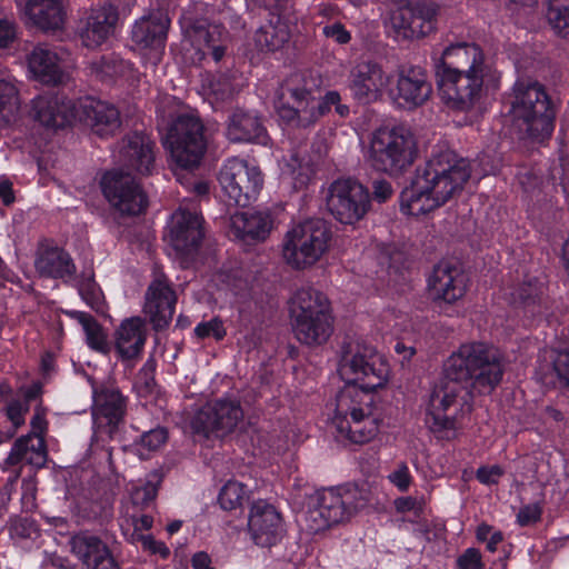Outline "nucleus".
I'll return each mask as SVG.
<instances>
[{"instance_id":"4be33fe9","label":"nucleus","mask_w":569,"mask_h":569,"mask_svg":"<svg viewBox=\"0 0 569 569\" xmlns=\"http://www.w3.org/2000/svg\"><path fill=\"white\" fill-rule=\"evenodd\" d=\"M204 238L203 218L193 211L178 209L171 218L170 243L183 256L194 253Z\"/></svg>"},{"instance_id":"c03bdc74","label":"nucleus","mask_w":569,"mask_h":569,"mask_svg":"<svg viewBox=\"0 0 569 569\" xmlns=\"http://www.w3.org/2000/svg\"><path fill=\"white\" fill-rule=\"evenodd\" d=\"M371 136L370 142H416L418 139L410 124L396 121L381 123Z\"/></svg>"},{"instance_id":"79ce46f5","label":"nucleus","mask_w":569,"mask_h":569,"mask_svg":"<svg viewBox=\"0 0 569 569\" xmlns=\"http://www.w3.org/2000/svg\"><path fill=\"white\" fill-rule=\"evenodd\" d=\"M124 163L141 174H150L154 168L151 144H124L121 150Z\"/></svg>"},{"instance_id":"a18cd8bd","label":"nucleus","mask_w":569,"mask_h":569,"mask_svg":"<svg viewBox=\"0 0 569 569\" xmlns=\"http://www.w3.org/2000/svg\"><path fill=\"white\" fill-rule=\"evenodd\" d=\"M546 17L558 36L569 38V0H548Z\"/></svg>"},{"instance_id":"58836bf2","label":"nucleus","mask_w":569,"mask_h":569,"mask_svg":"<svg viewBox=\"0 0 569 569\" xmlns=\"http://www.w3.org/2000/svg\"><path fill=\"white\" fill-rule=\"evenodd\" d=\"M330 315L329 301L319 290L313 288H301L292 298L291 316L293 320L300 317H320Z\"/></svg>"},{"instance_id":"ddd939ff","label":"nucleus","mask_w":569,"mask_h":569,"mask_svg":"<svg viewBox=\"0 0 569 569\" xmlns=\"http://www.w3.org/2000/svg\"><path fill=\"white\" fill-rule=\"evenodd\" d=\"M127 412V398L121 391L110 383L93 386V437L98 441L112 439L123 423Z\"/></svg>"},{"instance_id":"e2e57ef3","label":"nucleus","mask_w":569,"mask_h":569,"mask_svg":"<svg viewBox=\"0 0 569 569\" xmlns=\"http://www.w3.org/2000/svg\"><path fill=\"white\" fill-rule=\"evenodd\" d=\"M393 194V188L386 179H376L372 182V199L379 203L388 201Z\"/></svg>"},{"instance_id":"f257e3e1","label":"nucleus","mask_w":569,"mask_h":569,"mask_svg":"<svg viewBox=\"0 0 569 569\" xmlns=\"http://www.w3.org/2000/svg\"><path fill=\"white\" fill-rule=\"evenodd\" d=\"M502 353L483 342L461 345L443 362L442 377L433 388L426 422L440 439L456 438L459 418L472 410L475 395H490L502 381Z\"/></svg>"},{"instance_id":"3c124183","label":"nucleus","mask_w":569,"mask_h":569,"mask_svg":"<svg viewBox=\"0 0 569 569\" xmlns=\"http://www.w3.org/2000/svg\"><path fill=\"white\" fill-rule=\"evenodd\" d=\"M29 411V406L22 402L21 399L11 400L6 407L8 419L12 423V431L9 437H12L19 427L24 423V415Z\"/></svg>"},{"instance_id":"1a4fd4ad","label":"nucleus","mask_w":569,"mask_h":569,"mask_svg":"<svg viewBox=\"0 0 569 569\" xmlns=\"http://www.w3.org/2000/svg\"><path fill=\"white\" fill-rule=\"evenodd\" d=\"M243 410L236 399L222 398L199 409L190 420L197 440L222 438L233 432L243 421Z\"/></svg>"},{"instance_id":"052dcab7","label":"nucleus","mask_w":569,"mask_h":569,"mask_svg":"<svg viewBox=\"0 0 569 569\" xmlns=\"http://www.w3.org/2000/svg\"><path fill=\"white\" fill-rule=\"evenodd\" d=\"M388 479L400 491H407L411 483V476L408 466L405 462L399 463L397 468L388 476Z\"/></svg>"},{"instance_id":"2eb2a0df","label":"nucleus","mask_w":569,"mask_h":569,"mask_svg":"<svg viewBox=\"0 0 569 569\" xmlns=\"http://www.w3.org/2000/svg\"><path fill=\"white\" fill-rule=\"evenodd\" d=\"M486 70L446 72L436 76L440 97L455 109L469 110L480 98Z\"/></svg>"},{"instance_id":"e433bc0d","label":"nucleus","mask_w":569,"mask_h":569,"mask_svg":"<svg viewBox=\"0 0 569 569\" xmlns=\"http://www.w3.org/2000/svg\"><path fill=\"white\" fill-rule=\"evenodd\" d=\"M333 330L331 315L320 317H300L293 320V332L296 338L308 346L325 343Z\"/></svg>"},{"instance_id":"72a5a7b5","label":"nucleus","mask_w":569,"mask_h":569,"mask_svg":"<svg viewBox=\"0 0 569 569\" xmlns=\"http://www.w3.org/2000/svg\"><path fill=\"white\" fill-rule=\"evenodd\" d=\"M230 142H266L269 137L261 119L252 113L236 110L227 126Z\"/></svg>"},{"instance_id":"69168bd1","label":"nucleus","mask_w":569,"mask_h":569,"mask_svg":"<svg viewBox=\"0 0 569 569\" xmlns=\"http://www.w3.org/2000/svg\"><path fill=\"white\" fill-rule=\"evenodd\" d=\"M17 36L16 24L8 19H0V48L9 47Z\"/></svg>"},{"instance_id":"4c0bfd02","label":"nucleus","mask_w":569,"mask_h":569,"mask_svg":"<svg viewBox=\"0 0 569 569\" xmlns=\"http://www.w3.org/2000/svg\"><path fill=\"white\" fill-rule=\"evenodd\" d=\"M117 24L116 14L107 12L102 7L91 9L81 39L86 47L101 44L113 32Z\"/></svg>"},{"instance_id":"393cba45","label":"nucleus","mask_w":569,"mask_h":569,"mask_svg":"<svg viewBox=\"0 0 569 569\" xmlns=\"http://www.w3.org/2000/svg\"><path fill=\"white\" fill-rule=\"evenodd\" d=\"M487 69L482 49L476 43H457L446 48L436 62V76L446 72H475Z\"/></svg>"},{"instance_id":"4468645a","label":"nucleus","mask_w":569,"mask_h":569,"mask_svg":"<svg viewBox=\"0 0 569 569\" xmlns=\"http://www.w3.org/2000/svg\"><path fill=\"white\" fill-rule=\"evenodd\" d=\"M100 187L110 206L121 214H139L148 204L140 184L121 169L106 171L100 180Z\"/></svg>"},{"instance_id":"cd10ccee","label":"nucleus","mask_w":569,"mask_h":569,"mask_svg":"<svg viewBox=\"0 0 569 569\" xmlns=\"http://www.w3.org/2000/svg\"><path fill=\"white\" fill-rule=\"evenodd\" d=\"M34 268L41 277L64 279L76 273V264L71 256L62 248L48 241L39 243Z\"/></svg>"},{"instance_id":"8fccbe9b","label":"nucleus","mask_w":569,"mask_h":569,"mask_svg":"<svg viewBox=\"0 0 569 569\" xmlns=\"http://www.w3.org/2000/svg\"><path fill=\"white\" fill-rule=\"evenodd\" d=\"M321 31L328 40L340 46L348 44L352 39L351 32L340 21L328 22Z\"/></svg>"},{"instance_id":"6ab92c4d","label":"nucleus","mask_w":569,"mask_h":569,"mask_svg":"<svg viewBox=\"0 0 569 569\" xmlns=\"http://www.w3.org/2000/svg\"><path fill=\"white\" fill-rule=\"evenodd\" d=\"M32 431L26 436L18 438L4 460L8 466H17L20 463L30 465L41 468L47 462V445L43 432L47 429L44 416L36 412L31 419Z\"/></svg>"},{"instance_id":"a878e982","label":"nucleus","mask_w":569,"mask_h":569,"mask_svg":"<svg viewBox=\"0 0 569 569\" xmlns=\"http://www.w3.org/2000/svg\"><path fill=\"white\" fill-rule=\"evenodd\" d=\"M170 19L163 11H152L137 20L131 30L132 41L144 49L161 53L164 50Z\"/></svg>"},{"instance_id":"20e7f679","label":"nucleus","mask_w":569,"mask_h":569,"mask_svg":"<svg viewBox=\"0 0 569 569\" xmlns=\"http://www.w3.org/2000/svg\"><path fill=\"white\" fill-rule=\"evenodd\" d=\"M32 116L47 130L57 132L70 127L78 114L80 121L99 139L112 138L121 128L118 108L111 103L87 99L76 102L60 93L42 94L32 100Z\"/></svg>"},{"instance_id":"0eeeda50","label":"nucleus","mask_w":569,"mask_h":569,"mask_svg":"<svg viewBox=\"0 0 569 569\" xmlns=\"http://www.w3.org/2000/svg\"><path fill=\"white\" fill-rule=\"evenodd\" d=\"M332 231L327 221L312 218L292 226L282 241V257L296 270L315 266L329 250Z\"/></svg>"},{"instance_id":"338daca9","label":"nucleus","mask_w":569,"mask_h":569,"mask_svg":"<svg viewBox=\"0 0 569 569\" xmlns=\"http://www.w3.org/2000/svg\"><path fill=\"white\" fill-rule=\"evenodd\" d=\"M49 144H43V147H48ZM33 149L29 150L32 157L36 159L39 171L48 170L50 166L53 164L54 160L51 157V153L42 150V144H32Z\"/></svg>"},{"instance_id":"f704fd0d","label":"nucleus","mask_w":569,"mask_h":569,"mask_svg":"<svg viewBox=\"0 0 569 569\" xmlns=\"http://www.w3.org/2000/svg\"><path fill=\"white\" fill-rule=\"evenodd\" d=\"M30 71L37 79L47 84H59L63 81L62 71L56 52L47 46L39 44L28 57Z\"/></svg>"},{"instance_id":"aec40b11","label":"nucleus","mask_w":569,"mask_h":569,"mask_svg":"<svg viewBox=\"0 0 569 569\" xmlns=\"http://www.w3.org/2000/svg\"><path fill=\"white\" fill-rule=\"evenodd\" d=\"M248 527L252 540L261 547L277 545L286 533L281 513L264 500H258L251 506Z\"/></svg>"},{"instance_id":"a211bd4d","label":"nucleus","mask_w":569,"mask_h":569,"mask_svg":"<svg viewBox=\"0 0 569 569\" xmlns=\"http://www.w3.org/2000/svg\"><path fill=\"white\" fill-rule=\"evenodd\" d=\"M432 93V84L426 70L419 66L401 67L395 88L390 89L393 102L407 110L425 104Z\"/></svg>"},{"instance_id":"13d9d810","label":"nucleus","mask_w":569,"mask_h":569,"mask_svg":"<svg viewBox=\"0 0 569 569\" xmlns=\"http://www.w3.org/2000/svg\"><path fill=\"white\" fill-rule=\"evenodd\" d=\"M157 492V486L152 482H147L144 486L137 487L132 491L131 498L133 503L137 506H148L154 500Z\"/></svg>"},{"instance_id":"4d7b16f0","label":"nucleus","mask_w":569,"mask_h":569,"mask_svg":"<svg viewBox=\"0 0 569 569\" xmlns=\"http://www.w3.org/2000/svg\"><path fill=\"white\" fill-rule=\"evenodd\" d=\"M167 438L168 433L164 428H156L141 436L140 445L149 451H154L167 441Z\"/></svg>"},{"instance_id":"473e14b6","label":"nucleus","mask_w":569,"mask_h":569,"mask_svg":"<svg viewBox=\"0 0 569 569\" xmlns=\"http://www.w3.org/2000/svg\"><path fill=\"white\" fill-rule=\"evenodd\" d=\"M230 227L239 239L264 240L272 229V218L267 211H243L231 216Z\"/></svg>"},{"instance_id":"412c9836","label":"nucleus","mask_w":569,"mask_h":569,"mask_svg":"<svg viewBox=\"0 0 569 569\" xmlns=\"http://www.w3.org/2000/svg\"><path fill=\"white\" fill-rule=\"evenodd\" d=\"M388 83L389 77L382 67L373 61H361L350 71L349 89L353 99L361 104L378 101Z\"/></svg>"},{"instance_id":"c9c22d12","label":"nucleus","mask_w":569,"mask_h":569,"mask_svg":"<svg viewBox=\"0 0 569 569\" xmlns=\"http://www.w3.org/2000/svg\"><path fill=\"white\" fill-rule=\"evenodd\" d=\"M26 14L44 32L62 29L64 11L60 0H27Z\"/></svg>"},{"instance_id":"9d476101","label":"nucleus","mask_w":569,"mask_h":569,"mask_svg":"<svg viewBox=\"0 0 569 569\" xmlns=\"http://www.w3.org/2000/svg\"><path fill=\"white\" fill-rule=\"evenodd\" d=\"M219 182L229 203L247 207L260 193L263 187V174L257 166L232 158L220 169Z\"/></svg>"},{"instance_id":"5fc2aeb1","label":"nucleus","mask_w":569,"mask_h":569,"mask_svg":"<svg viewBox=\"0 0 569 569\" xmlns=\"http://www.w3.org/2000/svg\"><path fill=\"white\" fill-rule=\"evenodd\" d=\"M194 333L198 338L201 339L213 337L217 340H222L226 336V330L223 328L222 321L214 318L208 322L199 323L194 329Z\"/></svg>"},{"instance_id":"603ef678","label":"nucleus","mask_w":569,"mask_h":569,"mask_svg":"<svg viewBox=\"0 0 569 569\" xmlns=\"http://www.w3.org/2000/svg\"><path fill=\"white\" fill-rule=\"evenodd\" d=\"M10 533L13 538L31 539L38 535V527L31 518L21 517L11 521Z\"/></svg>"},{"instance_id":"dca6fc26","label":"nucleus","mask_w":569,"mask_h":569,"mask_svg":"<svg viewBox=\"0 0 569 569\" xmlns=\"http://www.w3.org/2000/svg\"><path fill=\"white\" fill-rule=\"evenodd\" d=\"M177 295L169 279L156 272L144 295L143 313L154 331L167 329L173 318Z\"/></svg>"},{"instance_id":"49530a36","label":"nucleus","mask_w":569,"mask_h":569,"mask_svg":"<svg viewBox=\"0 0 569 569\" xmlns=\"http://www.w3.org/2000/svg\"><path fill=\"white\" fill-rule=\"evenodd\" d=\"M249 498L247 487L236 480H229L223 485L218 495V502L223 510L232 511L242 508Z\"/></svg>"},{"instance_id":"5701e85b","label":"nucleus","mask_w":569,"mask_h":569,"mask_svg":"<svg viewBox=\"0 0 569 569\" xmlns=\"http://www.w3.org/2000/svg\"><path fill=\"white\" fill-rule=\"evenodd\" d=\"M418 154L417 144H369L366 156L372 168L397 177L413 164Z\"/></svg>"},{"instance_id":"c756f323","label":"nucleus","mask_w":569,"mask_h":569,"mask_svg":"<svg viewBox=\"0 0 569 569\" xmlns=\"http://www.w3.org/2000/svg\"><path fill=\"white\" fill-rule=\"evenodd\" d=\"M72 551L87 569H120L107 545L96 536L80 533L72 538Z\"/></svg>"},{"instance_id":"a19ab883","label":"nucleus","mask_w":569,"mask_h":569,"mask_svg":"<svg viewBox=\"0 0 569 569\" xmlns=\"http://www.w3.org/2000/svg\"><path fill=\"white\" fill-rule=\"evenodd\" d=\"M72 319H76L83 328L88 346L98 352L108 353L110 345L107 335L101 325L94 319L93 316L83 311H69L67 312Z\"/></svg>"},{"instance_id":"bb28decb","label":"nucleus","mask_w":569,"mask_h":569,"mask_svg":"<svg viewBox=\"0 0 569 569\" xmlns=\"http://www.w3.org/2000/svg\"><path fill=\"white\" fill-rule=\"evenodd\" d=\"M429 287L436 300L453 303L466 292V277L451 263L440 262L433 268Z\"/></svg>"},{"instance_id":"39448f33","label":"nucleus","mask_w":569,"mask_h":569,"mask_svg":"<svg viewBox=\"0 0 569 569\" xmlns=\"http://www.w3.org/2000/svg\"><path fill=\"white\" fill-rule=\"evenodd\" d=\"M510 106L511 130L518 140L545 142L551 137L556 112L541 83L530 79L517 80Z\"/></svg>"},{"instance_id":"de8ad7c7","label":"nucleus","mask_w":569,"mask_h":569,"mask_svg":"<svg viewBox=\"0 0 569 569\" xmlns=\"http://www.w3.org/2000/svg\"><path fill=\"white\" fill-rule=\"evenodd\" d=\"M19 109L18 90L4 78H0V123H9Z\"/></svg>"},{"instance_id":"b1692460","label":"nucleus","mask_w":569,"mask_h":569,"mask_svg":"<svg viewBox=\"0 0 569 569\" xmlns=\"http://www.w3.org/2000/svg\"><path fill=\"white\" fill-rule=\"evenodd\" d=\"M159 130L164 134L162 142H208L213 131L193 111L172 116L166 123L159 124Z\"/></svg>"},{"instance_id":"ea45409f","label":"nucleus","mask_w":569,"mask_h":569,"mask_svg":"<svg viewBox=\"0 0 569 569\" xmlns=\"http://www.w3.org/2000/svg\"><path fill=\"white\" fill-rule=\"evenodd\" d=\"M171 164L173 166L177 180L181 181L178 170L192 171L197 169L207 151V144H168Z\"/></svg>"},{"instance_id":"2f4dec72","label":"nucleus","mask_w":569,"mask_h":569,"mask_svg":"<svg viewBox=\"0 0 569 569\" xmlns=\"http://www.w3.org/2000/svg\"><path fill=\"white\" fill-rule=\"evenodd\" d=\"M309 144H298L290 149L288 157L283 158L282 173L289 174L292 186L296 190L306 188L315 174V166L320 160V151L315 156H308L306 147Z\"/></svg>"},{"instance_id":"680f3d73","label":"nucleus","mask_w":569,"mask_h":569,"mask_svg":"<svg viewBox=\"0 0 569 569\" xmlns=\"http://www.w3.org/2000/svg\"><path fill=\"white\" fill-rule=\"evenodd\" d=\"M542 508L539 503H529L520 508L517 520L520 526H529L540 520Z\"/></svg>"},{"instance_id":"7c9ffc66","label":"nucleus","mask_w":569,"mask_h":569,"mask_svg":"<svg viewBox=\"0 0 569 569\" xmlns=\"http://www.w3.org/2000/svg\"><path fill=\"white\" fill-rule=\"evenodd\" d=\"M289 24L279 13L269 12L267 19L253 34V43L258 51L274 53L282 50L290 41Z\"/></svg>"},{"instance_id":"6e6552de","label":"nucleus","mask_w":569,"mask_h":569,"mask_svg":"<svg viewBox=\"0 0 569 569\" xmlns=\"http://www.w3.org/2000/svg\"><path fill=\"white\" fill-rule=\"evenodd\" d=\"M357 487L331 488L318 492L303 515L306 530L315 535L349 520L366 505Z\"/></svg>"},{"instance_id":"774afa93","label":"nucleus","mask_w":569,"mask_h":569,"mask_svg":"<svg viewBox=\"0 0 569 569\" xmlns=\"http://www.w3.org/2000/svg\"><path fill=\"white\" fill-rule=\"evenodd\" d=\"M22 503L27 509H32L36 507V493L37 487L36 481L33 479H24L22 481Z\"/></svg>"},{"instance_id":"f8f14e48","label":"nucleus","mask_w":569,"mask_h":569,"mask_svg":"<svg viewBox=\"0 0 569 569\" xmlns=\"http://www.w3.org/2000/svg\"><path fill=\"white\" fill-rule=\"evenodd\" d=\"M326 204L335 219L352 224L367 214L370 208L369 191L353 179H339L330 184Z\"/></svg>"},{"instance_id":"423d86ee","label":"nucleus","mask_w":569,"mask_h":569,"mask_svg":"<svg viewBox=\"0 0 569 569\" xmlns=\"http://www.w3.org/2000/svg\"><path fill=\"white\" fill-rule=\"evenodd\" d=\"M315 83L302 74H292L276 91L274 109L280 120L293 128H307L340 102L338 91L316 97Z\"/></svg>"},{"instance_id":"864d4df0","label":"nucleus","mask_w":569,"mask_h":569,"mask_svg":"<svg viewBox=\"0 0 569 569\" xmlns=\"http://www.w3.org/2000/svg\"><path fill=\"white\" fill-rule=\"evenodd\" d=\"M551 357L557 377L569 387V350H552Z\"/></svg>"},{"instance_id":"c85d7f7f","label":"nucleus","mask_w":569,"mask_h":569,"mask_svg":"<svg viewBox=\"0 0 569 569\" xmlns=\"http://www.w3.org/2000/svg\"><path fill=\"white\" fill-rule=\"evenodd\" d=\"M116 351L122 361L140 358L146 341V320L141 317H131L121 321L116 330Z\"/></svg>"},{"instance_id":"0e129e2a","label":"nucleus","mask_w":569,"mask_h":569,"mask_svg":"<svg viewBox=\"0 0 569 569\" xmlns=\"http://www.w3.org/2000/svg\"><path fill=\"white\" fill-rule=\"evenodd\" d=\"M134 6V0H108L101 6L107 12L116 14V21L118 22L121 16L130 13L131 8Z\"/></svg>"},{"instance_id":"37998d69","label":"nucleus","mask_w":569,"mask_h":569,"mask_svg":"<svg viewBox=\"0 0 569 569\" xmlns=\"http://www.w3.org/2000/svg\"><path fill=\"white\" fill-rule=\"evenodd\" d=\"M512 295L515 302L521 305L526 312L532 316L542 313L543 286L537 279L525 281Z\"/></svg>"},{"instance_id":"bf43d9fd","label":"nucleus","mask_w":569,"mask_h":569,"mask_svg":"<svg viewBox=\"0 0 569 569\" xmlns=\"http://www.w3.org/2000/svg\"><path fill=\"white\" fill-rule=\"evenodd\" d=\"M505 470L498 466H482L478 468L476 478L483 485H497L500 478L503 476Z\"/></svg>"},{"instance_id":"f03ea898","label":"nucleus","mask_w":569,"mask_h":569,"mask_svg":"<svg viewBox=\"0 0 569 569\" xmlns=\"http://www.w3.org/2000/svg\"><path fill=\"white\" fill-rule=\"evenodd\" d=\"M339 373L348 383L359 385L360 390L347 388L337 395L332 425L340 437L366 443L378 432L370 392L386 385L389 366L372 348L349 342L342 349Z\"/></svg>"},{"instance_id":"7ed1b4c3","label":"nucleus","mask_w":569,"mask_h":569,"mask_svg":"<svg viewBox=\"0 0 569 569\" xmlns=\"http://www.w3.org/2000/svg\"><path fill=\"white\" fill-rule=\"evenodd\" d=\"M471 163L467 158L446 148L417 169L410 186L400 194V208L410 216L427 214L463 191L471 177Z\"/></svg>"},{"instance_id":"6e6d98bb","label":"nucleus","mask_w":569,"mask_h":569,"mask_svg":"<svg viewBox=\"0 0 569 569\" xmlns=\"http://www.w3.org/2000/svg\"><path fill=\"white\" fill-rule=\"evenodd\" d=\"M457 569H483L481 552L476 548H468L456 560Z\"/></svg>"},{"instance_id":"09e8293b","label":"nucleus","mask_w":569,"mask_h":569,"mask_svg":"<svg viewBox=\"0 0 569 569\" xmlns=\"http://www.w3.org/2000/svg\"><path fill=\"white\" fill-rule=\"evenodd\" d=\"M78 291L87 305L93 309L100 308L102 293L92 276L82 277L78 281Z\"/></svg>"},{"instance_id":"f3484780","label":"nucleus","mask_w":569,"mask_h":569,"mask_svg":"<svg viewBox=\"0 0 569 569\" xmlns=\"http://www.w3.org/2000/svg\"><path fill=\"white\" fill-rule=\"evenodd\" d=\"M182 29L194 44L207 49L203 54H210L216 62L224 57L230 34L221 22L207 16H188L183 18Z\"/></svg>"},{"instance_id":"9b49d317","label":"nucleus","mask_w":569,"mask_h":569,"mask_svg":"<svg viewBox=\"0 0 569 569\" xmlns=\"http://www.w3.org/2000/svg\"><path fill=\"white\" fill-rule=\"evenodd\" d=\"M438 6L430 0L402 4L390 14V32L397 41H412L436 30Z\"/></svg>"}]
</instances>
